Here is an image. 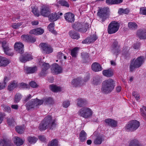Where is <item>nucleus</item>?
I'll return each mask as SVG.
<instances>
[{"instance_id": "nucleus-1", "label": "nucleus", "mask_w": 146, "mask_h": 146, "mask_svg": "<svg viewBox=\"0 0 146 146\" xmlns=\"http://www.w3.org/2000/svg\"><path fill=\"white\" fill-rule=\"evenodd\" d=\"M55 121L52 120L51 116H48L45 117L40 124L38 128L40 131L46 130L47 128L52 129L56 125Z\"/></svg>"}, {"instance_id": "nucleus-2", "label": "nucleus", "mask_w": 146, "mask_h": 146, "mask_svg": "<svg viewBox=\"0 0 146 146\" xmlns=\"http://www.w3.org/2000/svg\"><path fill=\"white\" fill-rule=\"evenodd\" d=\"M115 84L114 81L111 79L105 80L102 82L101 92L104 94L110 93L114 89Z\"/></svg>"}, {"instance_id": "nucleus-3", "label": "nucleus", "mask_w": 146, "mask_h": 146, "mask_svg": "<svg viewBox=\"0 0 146 146\" xmlns=\"http://www.w3.org/2000/svg\"><path fill=\"white\" fill-rule=\"evenodd\" d=\"M144 61V58L143 56L138 57L135 60H133L131 62L130 65V71H133L135 68H138L143 64Z\"/></svg>"}, {"instance_id": "nucleus-4", "label": "nucleus", "mask_w": 146, "mask_h": 146, "mask_svg": "<svg viewBox=\"0 0 146 146\" xmlns=\"http://www.w3.org/2000/svg\"><path fill=\"white\" fill-rule=\"evenodd\" d=\"M77 113L80 117H82L85 119H88L91 117L92 115L93 112L90 108L84 107L80 109L78 111Z\"/></svg>"}, {"instance_id": "nucleus-5", "label": "nucleus", "mask_w": 146, "mask_h": 146, "mask_svg": "<svg viewBox=\"0 0 146 146\" xmlns=\"http://www.w3.org/2000/svg\"><path fill=\"white\" fill-rule=\"evenodd\" d=\"M42 101L37 99H32L26 104V108L28 110L34 108L37 106L42 104Z\"/></svg>"}, {"instance_id": "nucleus-6", "label": "nucleus", "mask_w": 146, "mask_h": 146, "mask_svg": "<svg viewBox=\"0 0 146 146\" xmlns=\"http://www.w3.org/2000/svg\"><path fill=\"white\" fill-rule=\"evenodd\" d=\"M140 126L139 122L136 120H133L128 122L126 126L128 131H133L136 130Z\"/></svg>"}, {"instance_id": "nucleus-7", "label": "nucleus", "mask_w": 146, "mask_h": 146, "mask_svg": "<svg viewBox=\"0 0 146 146\" xmlns=\"http://www.w3.org/2000/svg\"><path fill=\"white\" fill-rule=\"evenodd\" d=\"M119 24L117 22L113 21L108 25V33L111 34L116 33L118 30Z\"/></svg>"}, {"instance_id": "nucleus-8", "label": "nucleus", "mask_w": 146, "mask_h": 146, "mask_svg": "<svg viewBox=\"0 0 146 146\" xmlns=\"http://www.w3.org/2000/svg\"><path fill=\"white\" fill-rule=\"evenodd\" d=\"M39 47L44 53L49 54L53 51V49L50 46L46 43H40L39 45Z\"/></svg>"}, {"instance_id": "nucleus-9", "label": "nucleus", "mask_w": 146, "mask_h": 146, "mask_svg": "<svg viewBox=\"0 0 146 146\" xmlns=\"http://www.w3.org/2000/svg\"><path fill=\"white\" fill-rule=\"evenodd\" d=\"M111 52L114 55L117 56L120 52V46L117 41L114 40Z\"/></svg>"}, {"instance_id": "nucleus-10", "label": "nucleus", "mask_w": 146, "mask_h": 146, "mask_svg": "<svg viewBox=\"0 0 146 146\" xmlns=\"http://www.w3.org/2000/svg\"><path fill=\"white\" fill-rule=\"evenodd\" d=\"M2 46L5 53L7 55L11 56L13 53L12 49L9 46L8 44L5 41H3L2 43Z\"/></svg>"}, {"instance_id": "nucleus-11", "label": "nucleus", "mask_w": 146, "mask_h": 146, "mask_svg": "<svg viewBox=\"0 0 146 146\" xmlns=\"http://www.w3.org/2000/svg\"><path fill=\"white\" fill-rule=\"evenodd\" d=\"M98 15L100 17V21L103 22L108 17L107 11L105 9H101L98 11Z\"/></svg>"}, {"instance_id": "nucleus-12", "label": "nucleus", "mask_w": 146, "mask_h": 146, "mask_svg": "<svg viewBox=\"0 0 146 146\" xmlns=\"http://www.w3.org/2000/svg\"><path fill=\"white\" fill-rule=\"evenodd\" d=\"M14 48L15 50L19 53L22 54L24 52V46L21 42H19L15 43Z\"/></svg>"}, {"instance_id": "nucleus-13", "label": "nucleus", "mask_w": 146, "mask_h": 146, "mask_svg": "<svg viewBox=\"0 0 146 146\" xmlns=\"http://www.w3.org/2000/svg\"><path fill=\"white\" fill-rule=\"evenodd\" d=\"M32 58L31 55L26 52L21 55L19 58V60L21 62L25 63L27 61L30 60Z\"/></svg>"}, {"instance_id": "nucleus-14", "label": "nucleus", "mask_w": 146, "mask_h": 146, "mask_svg": "<svg viewBox=\"0 0 146 146\" xmlns=\"http://www.w3.org/2000/svg\"><path fill=\"white\" fill-rule=\"evenodd\" d=\"M50 8L47 6L43 5L41 7L40 13L42 16L47 17L50 14Z\"/></svg>"}, {"instance_id": "nucleus-15", "label": "nucleus", "mask_w": 146, "mask_h": 146, "mask_svg": "<svg viewBox=\"0 0 146 146\" xmlns=\"http://www.w3.org/2000/svg\"><path fill=\"white\" fill-rule=\"evenodd\" d=\"M51 72L55 74H58L61 73L62 71V69L57 64H54L52 65L51 68Z\"/></svg>"}, {"instance_id": "nucleus-16", "label": "nucleus", "mask_w": 146, "mask_h": 146, "mask_svg": "<svg viewBox=\"0 0 146 146\" xmlns=\"http://www.w3.org/2000/svg\"><path fill=\"white\" fill-rule=\"evenodd\" d=\"M87 81V80H83L80 78L74 79L72 81L71 84L73 86L76 87L78 86L82 85L84 83Z\"/></svg>"}, {"instance_id": "nucleus-17", "label": "nucleus", "mask_w": 146, "mask_h": 146, "mask_svg": "<svg viewBox=\"0 0 146 146\" xmlns=\"http://www.w3.org/2000/svg\"><path fill=\"white\" fill-rule=\"evenodd\" d=\"M64 17L66 21L71 23L74 21V15L71 13H68L65 14Z\"/></svg>"}, {"instance_id": "nucleus-18", "label": "nucleus", "mask_w": 146, "mask_h": 146, "mask_svg": "<svg viewBox=\"0 0 146 146\" xmlns=\"http://www.w3.org/2000/svg\"><path fill=\"white\" fill-rule=\"evenodd\" d=\"M21 38L23 40L30 43H34L36 41V39L30 35H22Z\"/></svg>"}, {"instance_id": "nucleus-19", "label": "nucleus", "mask_w": 146, "mask_h": 146, "mask_svg": "<svg viewBox=\"0 0 146 146\" xmlns=\"http://www.w3.org/2000/svg\"><path fill=\"white\" fill-rule=\"evenodd\" d=\"M98 37L95 35H94L88 37L82 42L83 44H88L93 42L97 39Z\"/></svg>"}, {"instance_id": "nucleus-20", "label": "nucleus", "mask_w": 146, "mask_h": 146, "mask_svg": "<svg viewBox=\"0 0 146 146\" xmlns=\"http://www.w3.org/2000/svg\"><path fill=\"white\" fill-rule=\"evenodd\" d=\"M10 63V61L9 59L0 56V66L5 67Z\"/></svg>"}, {"instance_id": "nucleus-21", "label": "nucleus", "mask_w": 146, "mask_h": 146, "mask_svg": "<svg viewBox=\"0 0 146 146\" xmlns=\"http://www.w3.org/2000/svg\"><path fill=\"white\" fill-rule=\"evenodd\" d=\"M105 122L106 124L111 127H115L117 126V122L114 120L110 118L106 119Z\"/></svg>"}, {"instance_id": "nucleus-22", "label": "nucleus", "mask_w": 146, "mask_h": 146, "mask_svg": "<svg viewBox=\"0 0 146 146\" xmlns=\"http://www.w3.org/2000/svg\"><path fill=\"white\" fill-rule=\"evenodd\" d=\"M24 69L25 72L27 74L33 73L37 71V68L36 66L34 67L26 66L24 67Z\"/></svg>"}, {"instance_id": "nucleus-23", "label": "nucleus", "mask_w": 146, "mask_h": 146, "mask_svg": "<svg viewBox=\"0 0 146 146\" xmlns=\"http://www.w3.org/2000/svg\"><path fill=\"white\" fill-rule=\"evenodd\" d=\"M49 20L50 21H54L57 20L60 17L59 14L56 13H53L49 14L48 16Z\"/></svg>"}, {"instance_id": "nucleus-24", "label": "nucleus", "mask_w": 146, "mask_h": 146, "mask_svg": "<svg viewBox=\"0 0 146 146\" xmlns=\"http://www.w3.org/2000/svg\"><path fill=\"white\" fill-rule=\"evenodd\" d=\"M102 81V78L100 76H97L94 77L92 84L95 86L100 84Z\"/></svg>"}, {"instance_id": "nucleus-25", "label": "nucleus", "mask_w": 146, "mask_h": 146, "mask_svg": "<svg viewBox=\"0 0 146 146\" xmlns=\"http://www.w3.org/2000/svg\"><path fill=\"white\" fill-rule=\"evenodd\" d=\"M69 36L74 39H78L80 38V35L73 30L70 31L68 33Z\"/></svg>"}, {"instance_id": "nucleus-26", "label": "nucleus", "mask_w": 146, "mask_h": 146, "mask_svg": "<svg viewBox=\"0 0 146 146\" xmlns=\"http://www.w3.org/2000/svg\"><path fill=\"white\" fill-rule=\"evenodd\" d=\"M137 36L140 39H146V31L145 30H139L137 31Z\"/></svg>"}, {"instance_id": "nucleus-27", "label": "nucleus", "mask_w": 146, "mask_h": 146, "mask_svg": "<svg viewBox=\"0 0 146 146\" xmlns=\"http://www.w3.org/2000/svg\"><path fill=\"white\" fill-rule=\"evenodd\" d=\"M92 70L95 72L100 71L102 70L100 64L97 62H94L92 65Z\"/></svg>"}, {"instance_id": "nucleus-28", "label": "nucleus", "mask_w": 146, "mask_h": 146, "mask_svg": "<svg viewBox=\"0 0 146 146\" xmlns=\"http://www.w3.org/2000/svg\"><path fill=\"white\" fill-rule=\"evenodd\" d=\"M87 104L86 100L84 99L80 98L77 99V105L78 106L82 107Z\"/></svg>"}, {"instance_id": "nucleus-29", "label": "nucleus", "mask_w": 146, "mask_h": 146, "mask_svg": "<svg viewBox=\"0 0 146 146\" xmlns=\"http://www.w3.org/2000/svg\"><path fill=\"white\" fill-rule=\"evenodd\" d=\"M18 82L16 80L11 81L8 86V90L10 91L12 90L17 86Z\"/></svg>"}, {"instance_id": "nucleus-30", "label": "nucleus", "mask_w": 146, "mask_h": 146, "mask_svg": "<svg viewBox=\"0 0 146 146\" xmlns=\"http://www.w3.org/2000/svg\"><path fill=\"white\" fill-rule=\"evenodd\" d=\"M79 26L80 28L78 29V31L82 33H84L86 31L87 29L88 28L89 25L88 24L86 23L83 25H80Z\"/></svg>"}, {"instance_id": "nucleus-31", "label": "nucleus", "mask_w": 146, "mask_h": 146, "mask_svg": "<svg viewBox=\"0 0 146 146\" xmlns=\"http://www.w3.org/2000/svg\"><path fill=\"white\" fill-rule=\"evenodd\" d=\"M87 134L84 130H82L80 133L79 138L82 142L84 141L87 139Z\"/></svg>"}, {"instance_id": "nucleus-32", "label": "nucleus", "mask_w": 146, "mask_h": 146, "mask_svg": "<svg viewBox=\"0 0 146 146\" xmlns=\"http://www.w3.org/2000/svg\"><path fill=\"white\" fill-rule=\"evenodd\" d=\"M102 73L104 76L109 77H111L113 74V71L111 69L104 70Z\"/></svg>"}, {"instance_id": "nucleus-33", "label": "nucleus", "mask_w": 146, "mask_h": 146, "mask_svg": "<svg viewBox=\"0 0 146 146\" xmlns=\"http://www.w3.org/2000/svg\"><path fill=\"white\" fill-rule=\"evenodd\" d=\"M24 141L20 138L15 137L14 139V142L18 146H20L23 145V143Z\"/></svg>"}, {"instance_id": "nucleus-34", "label": "nucleus", "mask_w": 146, "mask_h": 146, "mask_svg": "<svg viewBox=\"0 0 146 146\" xmlns=\"http://www.w3.org/2000/svg\"><path fill=\"white\" fill-rule=\"evenodd\" d=\"M42 101V104L43 103L45 104H53L54 102L53 100L51 98H45L43 100H40Z\"/></svg>"}, {"instance_id": "nucleus-35", "label": "nucleus", "mask_w": 146, "mask_h": 146, "mask_svg": "<svg viewBox=\"0 0 146 146\" xmlns=\"http://www.w3.org/2000/svg\"><path fill=\"white\" fill-rule=\"evenodd\" d=\"M128 26L129 28L131 30H135L138 27V25L135 23L131 22L128 23Z\"/></svg>"}, {"instance_id": "nucleus-36", "label": "nucleus", "mask_w": 146, "mask_h": 146, "mask_svg": "<svg viewBox=\"0 0 146 146\" xmlns=\"http://www.w3.org/2000/svg\"><path fill=\"white\" fill-rule=\"evenodd\" d=\"M38 139L34 136H29L27 138V140L31 144H34L36 143Z\"/></svg>"}, {"instance_id": "nucleus-37", "label": "nucleus", "mask_w": 146, "mask_h": 146, "mask_svg": "<svg viewBox=\"0 0 146 146\" xmlns=\"http://www.w3.org/2000/svg\"><path fill=\"white\" fill-rule=\"evenodd\" d=\"M50 88L51 90L54 92H57L61 90L60 87L56 85H51L50 86Z\"/></svg>"}, {"instance_id": "nucleus-38", "label": "nucleus", "mask_w": 146, "mask_h": 146, "mask_svg": "<svg viewBox=\"0 0 146 146\" xmlns=\"http://www.w3.org/2000/svg\"><path fill=\"white\" fill-rule=\"evenodd\" d=\"M129 146H142L136 139H134L131 141Z\"/></svg>"}, {"instance_id": "nucleus-39", "label": "nucleus", "mask_w": 146, "mask_h": 146, "mask_svg": "<svg viewBox=\"0 0 146 146\" xmlns=\"http://www.w3.org/2000/svg\"><path fill=\"white\" fill-rule=\"evenodd\" d=\"M78 50V48L77 47H75L71 50V54L72 57L75 58L76 56Z\"/></svg>"}, {"instance_id": "nucleus-40", "label": "nucleus", "mask_w": 146, "mask_h": 146, "mask_svg": "<svg viewBox=\"0 0 146 146\" xmlns=\"http://www.w3.org/2000/svg\"><path fill=\"white\" fill-rule=\"evenodd\" d=\"M130 49V48L128 46H125L123 48V49L122 50L123 53L122 54L123 55L126 56L128 54H129V50Z\"/></svg>"}, {"instance_id": "nucleus-41", "label": "nucleus", "mask_w": 146, "mask_h": 146, "mask_svg": "<svg viewBox=\"0 0 146 146\" xmlns=\"http://www.w3.org/2000/svg\"><path fill=\"white\" fill-rule=\"evenodd\" d=\"M103 140V139L102 137L98 136L94 140V143L96 144H100L101 143Z\"/></svg>"}, {"instance_id": "nucleus-42", "label": "nucleus", "mask_w": 146, "mask_h": 146, "mask_svg": "<svg viewBox=\"0 0 146 146\" xmlns=\"http://www.w3.org/2000/svg\"><path fill=\"white\" fill-rule=\"evenodd\" d=\"M54 23H50L48 26V29L49 31L51 32L54 34H56V32L55 31L53 30L54 28Z\"/></svg>"}, {"instance_id": "nucleus-43", "label": "nucleus", "mask_w": 146, "mask_h": 146, "mask_svg": "<svg viewBox=\"0 0 146 146\" xmlns=\"http://www.w3.org/2000/svg\"><path fill=\"white\" fill-rule=\"evenodd\" d=\"M144 110L146 111V107L143 106L142 108L140 109V113L141 115L146 119V113L145 112Z\"/></svg>"}, {"instance_id": "nucleus-44", "label": "nucleus", "mask_w": 146, "mask_h": 146, "mask_svg": "<svg viewBox=\"0 0 146 146\" xmlns=\"http://www.w3.org/2000/svg\"><path fill=\"white\" fill-rule=\"evenodd\" d=\"M7 121L9 126H13L15 124L14 120L12 117L8 118H7Z\"/></svg>"}, {"instance_id": "nucleus-45", "label": "nucleus", "mask_w": 146, "mask_h": 146, "mask_svg": "<svg viewBox=\"0 0 146 146\" xmlns=\"http://www.w3.org/2000/svg\"><path fill=\"white\" fill-rule=\"evenodd\" d=\"M129 12V10L127 9H125L122 8L119 9L118 13L119 14L121 15L122 14H127Z\"/></svg>"}, {"instance_id": "nucleus-46", "label": "nucleus", "mask_w": 146, "mask_h": 146, "mask_svg": "<svg viewBox=\"0 0 146 146\" xmlns=\"http://www.w3.org/2000/svg\"><path fill=\"white\" fill-rule=\"evenodd\" d=\"M58 141L56 139L52 140L51 141L49 142L48 146H57Z\"/></svg>"}, {"instance_id": "nucleus-47", "label": "nucleus", "mask_w": 146, "mask_h": 146, "mask_svg": "<svg viewBox=\"0 0 146 146\" xmlns=\"http://www.w3.org/2000/svg\"><path fill=\"white\" fill-rule=\"evenodd\" d=\"M15 129L18 133L22 134L24 132V129L21 126H17L15 127Z\"/></svg>"}, {"instance_id": "nucleus-48", "label": "nucleus", "mask_w": 146, "mask_h": 146, "mask_svg": "<svg viewBox=\"0 0 146 146\" xmlns=\"http://www.w3.org/2000/svg\"><path fill=\"white\" fill-rule=\"evenodd\" d=\"M48 73L47 70H45V68H42V71L39 74V75L40 76H45Z\"/></svg>"}, {"instance_id": "nucleus-49", "label": "nucleus", "mask_w": 146, "mask_h": 146, "mask_svg": "<svg viewBox=\"0 0 146 146\" xmlns=\"http://www.w3.org/2000/svg\"><path fill=\"white\" fill-rule=\"evenodd\" d=\"M57 56L58 58L61 60H63V59H66L67 58L65 56H64V54L61 52H59L58 53Z\"/></svg>"}, {"instance_id": "nucleus-50", "label": "nucleus", "mask_w": 146, "mask_h": 146, "mask_svg": "<svg viewBox=\"0 0 146 146\" xmlns=\"http://www.w3.org/2000/svg\"><path fill=\"white\" fill-rule=\"evenodd\" d=\"M22 98V95L19 93L17 94L15 96V101L16 102H18Z\"/></svg>"}, {"instance_id": "nucleus-51", "label": "nucleus", "mask_w": 146, "mask_h": 146, "mask_svg": "<svg viewBox=\"0 0 146 146\" xmlns=\"http://www.w3.org/2000/svg\"><path fill=\"white\" fill-rule=\"evenodd\" d=\"M60 4L61 5L66 7H69V3L66 1L64 0H62L60 1Z\"/></svg>"}, {"instance_id": "nucleus-52", "label": "nucleus", "mask_w": 146, "mask_h": 146, "mask_svg": "<svg viewBox=\"0 0 146 146\" xmlns=\"http://www.w3.org/2000/svg\"><path fill=\"white\" fill-rule=\"evenodd\" d=\"M139 13L141 15H146V7L140 8Z\"/></svg>"}, {"instance_id": "nucleus-53", "label": "nucleus", "mask_w": 146, "mask_h": 146, "mask_svg": "<svg viewBox=\"0 0 146 146\" xmlns=\"http://www.w3.org/2000/svg\"><path fill=\"white\" fill-rule=\"evenodd\" d=\"M32 12L33 13L34 15L37 16L38 17L39 16V14L38 11V9L36 8H34L32 9Z\"/></svg>"}, {"instance_id": "nucleus-54", "label": "nucleus", "mask_w": 146, "mask_h": 146, "mask_svg": "<svg viewBox=\"0 0 146 146\" xmlns=\"http://www.w3.org/2000/svg\"><path fill=\"white\" fill-rule=\"evenodd\" d=\"M22 24V23H15L14 24L12 25V27L14 29H16L19 28L20 26H21Z\"/></svg>"}, {"instance_id": "nucleus-55", "label": "nucleus", "mask_w": 146, "mask_h": 146, "mask_svg": "<svg viewBox=\"0 0 146 146\" xmlns=\"http://www.w3.org/2000/svg\"><path fill=\"white\" fill-rule=\"evenodd\" d=\"M36 29V34L37 35L42 34L44 32V31L42 29L40 28H38Z\"/></svg>"}, {"instance_id": "nucleus-56", "label": "nucleus", "mask_w": 146, "mask_h": 146, "mask_svg": "<svg viewBox=\"0 0 146 146\" xmlns=\"http://www.w3.org/2000/svg\"><path fill=\"white\" fill-rule=\"evenodd\" d=\"M7 143L5 140H0V146H7Z\"/></svg>"}, {"instance_id": "nucleus-57", "label": "nucleus", "mask_w": 146, "mask_h": 146, "mask_svg": "<svg viewBox=\"0 0 146 146\" xmlns=\"http://www.w3.org/2000/svg\"><path fill=\"white\" fill-rule=\"evenodd\" d=\"M70 105V102L68 101L64 102L63 103V106L65 108H67Z\"/></svg>"}, {"instance_id": "nucleus-58", "label": "nucleus", "mask_w": 146, "mask_h": 146, "mask_svg": "<svg viewBox=\"0 0 146 146\" xmlns=\"http://www.w3.org/2000/svg\"><path fill=\"white\" fill-rule=\"evenodd\" d=\"M29 84L33 88H36L37 86L36 83L33 81L31 82Z\"/></svg>"}, {"instance_id": "nucleus-59", "label": "nucleus", "mask_w": 146, "mask_h": 146, "mask_svg": "<svg viewBox=\"0 0 146 146\" xmlns=\"http://www.w3.org/2000/svg\"><path fill=\"white\" fill-rule=\"evenodd\" d=\"M42 68H45V69L47 70L50 67V65L48 64L44 63H43Z\"/></svg>"}, {"instance_id": "nucleus-60", "label": "nucleus", "mask_w": 146, "mask_h": 146, "mask_svg": "<svg viewBox=\"0 0 146 146\" xmlns=\"http://www.w3.org/2000/svg\"><path fill=\"white\" fill-rule=\"evenodd\" d=\"M133 96H134L137 100H139L140 98L139 95L135 92H133L132 94Z\"/></svg>"}, {"instance_id": "nucleus-61", "label": "nucleus", "mask_w": 146, "mask_h": 146, "mask_svg": "<svg viewBox=\"0 0 146 146\" xmlns=\"http://www.w3.org/2000/svg\"><path fill=\"white\" fill-rule=\"evenodd\" d=\"M139 43H137L134 44L133 46V47L134 49L137 50L139 48Z\"/></svg>"}, {"instance_id": "nucleus-62", "label": "nucleus", "mask_w": 146, "mask_h": 146, "mask_svg": "<svg viewBox=\"0 0 146 146\" xmlns=\"http://www.w3.org/2000/svg\"><path fill=\"white\" fill-rule=\"evenodd\" d=\"M19 85L20 87L23 88H27L28 86L27 84L23 82L20 83Z\"/></svg>"}, {"instance_id": "nucleus-63", "label": "nucleus", "mask_w": 146, "mask_h": 146, "mask_svg": "<svg viewBox=\"0 0 146 146\" xmlns=\"http://www.w3.org/2000/svg\"><path fill=\"white\" fill-rule=\"evenodd\" d=\"M82 57L84 58H87L89 56V55L88 53H83L82 54Z\"/></svg>"}, {"instance_id": "nucleus-64", "label": "nucleus", "mask_w": 146, "mask_h": 146, "mask_svg": "<svg viewBox=\"0 0 146 146\" xmlns=\"http://www.w3.org/2000/svg\"><path fill=\"white\" fill-rule=\"evenodd\" d=\"M4 110L5 111L8 112H10L11 111V109L10 107L7 106H5Z\"/></svg>"}]
</instances>
